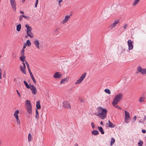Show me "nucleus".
Listing matches in <instances>:
<instances>
[{
	"label": "nucleus",
	"mask_w": 146,
	"mask_h": 146,
	"mask_svg": "<svg viewBox=\"0 0 146 146\" xmlns=\"http://www.w3.org/2000/svg\"><path fill=\"white\" fill-rule=\"evenodd\" d=\"M62 74L59 72H55L53 76V77L54 78H59L62 77Z\"/></svg>",
	"instance_id": "nucleus-9"
},
{
	"label": "nucleus",
	"mask_w": 146,
	"mask_h": 146,
	"mask_svg": "<svg viewBox=\"0 0 146 146\" xmlns=\"http://www.w3.org/2000/svg\"><path fill=\"white\" fill-rule=\"evenodd\" d=\"M21 25L20 24H19L17 25L16 26V30L18 31H20L21 29Z\"/></svg>",
	"instance_id": "nucleus-21"
},
{
	"label": "nucleus",
	"mask_w": 146,
	"mask_h": 146,
	"mask_svg": "<svg viewBox=\"0 0 146 146\" xmlns=\"http://www.w3.org/2000/svg\"><path fill=\"white\" fill-rule=\"evenodd\" d=\"M24 84L26 87L28 89H30L31 88L30 86L25 81H24L23 82Z\"/></svg>",
	"instance_id": "nucleus-24"
},
{
	"label": "nucleus",
	"mask_w": 146,
	"mask_h": 146,
	"mask_svg": "<svg viewBox=\"0 0 146 146\" xmlns=\"http://www.w3.org/2000/svg\"><path fill=\"white\" fill-rule=\"evenodd\" d=\"M26 58V57L25 56H21L19 57L20 60L21 61L23 62H25V59Z\"/></svg>",
	"instance_id": "nucleus-20"
},
{
	"label": "nucleus",
	"mask_w": 146,
	"mask_h": 146,
	"mask_svg": "<svg viewBox=\"0 0 146 146\" xmlns=\"http://www.w3.org/2000/svg\"><path fill=\"white\" fill-rule=\"evenodd\" d=\"M13 56H15V57L16 56L14 54H13Z\"/></svg>",
	"instance_id": "nucleus-61"
},
{
	"label": "nucleus",
	"mask_w": 146,
	"mask_h": 146,
	"mask_svg": "<svg viewBox=\"0 0 146 146\" xmlns=\"http://www.w3.org/2000/svg\"><path fill=\"white\" fill-rule=\"evenodd\" d=\"M29 74H30L31 77L33 76V74L32 72H31V73H30Z\"/></svg>",
	"instance_id": "nucleus-52"
},
{
	"label": "nucleus",
	"mask_w": 146,
	"mask_h": 146,
	"mask_svg": "<svg viewBox=\"0 0 146 146\" xmlns=\"http://www.w3.org/2000/svg\"><path fill=\"white\" fill-rule=\"evenodd\" d=\"M38 0H36V3H35V7H37V5L38 2Z\"/></svg>",
	"instance_id": "nucleus-43"
},
{
	"label": "nucleus",
	"mask_w": 146,
	"mask_h": 146,
	"mask_svg": "<svg viewBox=\"0 0 146 146\" xmlns=\"http://www.w3.org/2000/svg\"><path fill=\"white\" fill-rule=\"evenodd\" d=\"M98 129L102 134H104V133L103 129L101 127H98Z\"/></svg>",
	"instance_id": "nucleus-19"
},
{
	"label": "nucleus",
	"mask_w": 146,
	"mask_h": 146,
	"mask_svg": "<svg viewBox=\"0 0 146 146\" xmlns=\"http://www.w3.org/2000/svg\"><path fill=\"white\" fill-rule=\"evenodd\" d=\"M34 44L35 46L38 49H39V42L38 40L36 39L34 41Z\"/></svg>",
	"instance_id": "nucleus-13"
},
{
	"label": "nucleus",
	"mask_w": 146,
	"mask_h": 146,
	"mask_svg": "<svg viewBox=\"0 0 146 146\" xmlns=\"http://www.w3.org/2000/svg\"><path fill=\"white\" fill-rule=\"evenodd\" d=\"M104 91L106 93H108L109 94H111V92L110 90L108 89H105Z\"/></svg>",
	"instance_id": "nucleus-30"
},
{
	"label": "nucleus",
	"mask_w": 146,
	"mask_h": 146,
	"mask_svg": "<svg viewBox=\"0 0 146 146\" xmlns=\"http://www.w3.org/2000/svg\"><path fill=\"white\" fill-rule=\"evenodd\" d=\"M119 22V21L118 19L115 20L114 21L113 23L110 25V27L111 28H113L115 27Z\"/></svg>",
	"instance_id": "nucleus-12"
},
{
	"label": "nucleus",
	"mask_w": 146,
	"mask_h": 146,
	"mask_svg": "<svg viewBox=\"0 0 146 146\" xmlns=\"http://www.w3.org/2000/svg\"><path fill=\"white\" fill-rule=\"evenodd\" d=\"M87 73L86 72H84L80 77V78L76 82L75 84H77L81 83L84 79L85 78Z\"/></svg>",
	"instance_id": "nucleus-4"
},
{
	"label": "nucleus",
	"mask_w": 146,
	"mask_h": 146,
	"mask_svg": "<svg viewBox=\"0 0 146 146\" xmlns=\"http://www.w3.org/2000/svg\"><path fill=\"white\" fill-rule=\"evenodd\" d=\"M31 78L32 79L33 82H34L35 84H36V82L35 79L33 75L31 76Z\"/></svg>",
	"instance_id": "nucleus-34"
},
{
	"label": "nucleus",
	"mask_w": 146,
	"mask_h": 146,
	"mask_svg": "<svg viewBox=\"0 0 146 146\" xmlns=\"http://www.w3.org/2000/svg\"><path fill=\"white\" fill-rule=\"evenodd\" d=\"M23 15H21L20 16L19 18V20L20 21H21L22 20L23 17Z\"/></svg>",
	"instance_id": "nucleus-44"
},
{
	"label": "nucleus",
	"mask_w": 146,
	"mask_h": 146,
	"mask_svg": "<svg viewBox=\"0 0 146 146\" xmlns=\"http://www.w3.org/2000/svg\"><path fill=\"white\" fill-rule=\"evenodd\" d=\"M25 37L26 38H27L28 37V36H27L25 35Z\"/></svg>",
	"instance_id": "nucleus-60"
},
{
	"label": "nucleus",
	"mask_w": 146,
	"mask_h": 146,
	"mask_svg": "<svg viewBox=\"0 0 146 146\" xmlns=\"http://www.w3.org/2000/svg\"><path fill=\"white\" fill-rule=\"evenodd\" d=\"M57 30H58V29H56V30H55V32H56V31H57Z\"/></svg>",
	"instance_id": "nucleus-62"
},
{
	"label": "nucleus",
	"mask_w": 146,
	"mask_h": 146,
	"mask_svg": "<svg viewBox=\"0 0 146 146\" xmlns=\"http://www.w3.org/2000/svg\"><path fill=\"white\" fill-rule=\"evenodd\" d=\"M137 72L136 74L141 73L142 74H146V69H143L141 66H139L137 68Z\"/></svg>",
	"instance_id": "nucleus-5"
},
{
	"label": "nucleus",
	"mask_w": 146,
	"mask_h": 146,
	"mask_svg": "<svg viewBox=\"0 0 146 146\" xmlns=\"http://www.w3.org/2000/svg\"><path fill=\"white\" fill-rule=\"evenodd\" d=\"M79 100L82 103H84V100L81 97H79Z\"/></svg>",
	"instance_id": "nucleus-36"
},
{
	"label": "nucleus",
	"mask_w": 146,
	"mask_h": 146,
	"mask_svg": "<svg viewBox=\"0 0 146 146\" xmlns=\"http://www.w3.org/2000/svg\"><path fill=\"white\" fill-rule=\"evenodd\" d=\"M26 45L29 46L31 45V43L29 40H28L26 42Z\"/></svg>",
	"instance_id": "nucleus-29"
},
{
	"label": "nucleus",
	"mask_w": 146,
	"mask_h": 146,
	"mask_svg": "<svg viewBox=\"0 0 146 146\" xmlns=\"http://www.w3.org/2000/svg\"><path fill=\"white\" fill-rule=\"evenodd\" d=\"M25 0H22L24 2Z\"/></svg>",
	"instance_id": "nucleus-63"
},
{
	"label": "nucleus",
	"mask_w": 146,
	"mask_h": 146,
	"mask_svg": "<svg viewBox=\"0 0 146 146\" xmlns=\"http://www.w3.org/2000/svg\"><path fill=\"white\" fill-rule=\"evenodd\" d=\"M31 135L30 133H29L28 135V139L29 141H31Z\"/></svg>",
	"instance_id": "nucleus-33"
},
{
	"label": "nucleus",
	"mask_w": 146,
	"mask_h": 146,
	"mask_svg": "<svg viewBox=\"0 0 146 146\" xmlns=\"http://www.w3.org/2000/svg\"><path fill=\"white\" fill-rule=\"evenodd\" d=\"M26 44H24L23 47V48L22 49H23V50H24V49L26 48Z\"/></svg>",
	"instance_id": "nucleus-49"
},
{
	"label": "nucleus",
	"mask_w": 146,
	"mask_h": 146,
	"mask_svg": "<svg viewBox=\"0 0 146 146\" xmlns=\"http://www.w3.org/2000/svg\"><path fill=\"white\" fill-rule=\"evenodd\" d=\"M25 50L22 49L21 52V56H25Z\"/></svg>",
	"instance_id": "nucleus-32"
},
{
	"label": "nucleus",
	"mask_w": 146,
	"mask_h": 146,
	"mask_svg": "<svg viewBox=\"0 0 146 146\" xmlns=\"http://www.w3.org/2000/svg\"><path fill=\"white\" fill-rule=\"evenodd\" d=\"M63 106L64 108L68 109H70L71 108L70 104L68 102H64L63 103Z\"/></svg>",
	"instance_id": "nucleus-10"
},
{
	"label": "nucleus",
	"mask_w": 146,
	"mask_h": 146,
	"mask_svg": "<svg viewBox=\"0 0 146 146\" xmlns=\"http://www.w3.org/2000/svg\"><path fill=\"white\" fill-rule=\"evenodd\" d=\"M23 17H24L25 19H27V20H29V17L27 16L26 15H24Z\"/></svg>",
	"instance_id": "nucleus-45"
},
{
	"label": "nucleus",
	"mask_w": 146,
	"mask_h": 146,
	"mask_svg": "<svg viewBox=\"0 0 146 146\" xmlns=\"http://www.w3.org/2000/svg\"><path fill=\"white\" fill-rule=\"evenodd\" d=\"M123 94L122 93H120L115 96L112 104L113 105L117 104L118 102L123 98Z\"/></svg>",
	"instance_id": "nucleus-2"
},
{
	"label": "nucleus",
	"mask_w": 146,
	"mask_h": 146,
	"mask_svg": "<svg viewBox=\"0 0 146 146\" xmlns=\"http://www.w3.org/2000/svg\"><path fill=\"white\" fill-rule=\"evenodd\" d=\"M58 4H59V5L60 6H61V5L60 4V3H58Z\"/></svg>",
	"instance_id": "nucleus-59"
},
{
	"label": "nucleus",
	"mask_w": 146,
	"mask_h": 146,
	"mask_svg": "<svg viewBox=\"0 0 146 146\" xmlns=\"http://www.w3.org/2000/svg\"><path fill=\"white\" fill-rule=\"evenodd\" d=\"M100 123V124L102 125H103V123L102 122V121H101Z\"/></svg>",
	"instance_id": "nucleus-57"
},
{
	"label": "nucleus",
	"mask_w": 146,
	"mask_h": 146,
	"mask_svg": "<svg viewBox=\"0 0 146 146\" xmlns=\"http://www.w3.org/2000/svg\"><path fill=\"white\" fill-rule=\"evenodd\" d=\"M19 113V111L18 110L15 111V112L14 115L16 119L19 118V116L17 115V114H18Z\"/></svg>",
	"instance_id": "nucleus-16"
},
{
	"label": "nucleus",
	"mask_w": 146,
	"mask_h": 146,
	"mask_svg": "<svg viewBox=\"0 0 146 146\" xmlns=\"http://www.w3.org/2000/svg\"><path fill=\"white\" fill-rule=\"evenodd\" d=\"M25 64H26L27 67L28 68V69H29L30 68H29V64H28V62L26 61H25Z\"/></svg>",
	"instance_id": "nucleus-39"
},
{
	"label": "nucleus",
	"mask_w": 146,
	"mask_h": 146,
	"mask_svg": "<svg viewBox=\"0 0 146 146\" xmlns=\"http://www.w3.org/2000/svg\"><path fill=\"white\" fill-rule=\"evenodd\" d=\"M144 98L141 97L140 98L139 100V101L140 102H144Z\"/></svg>",
	"instance_id": "nucleus-35"
},
{
	"label": "nucleus",
	"mask_w": 146,
	"mask_h": 146,
	"mask_svg": "<svg viewBox=\"0 0 146 146\" xmlns=\"http://www.w3.org/2000/svg\"><path fill=\"white\" fill-rule=\"evenodd\" d=\"M39 117L38 112L37 109L36 110L35 118L36 119H38Z\"/></svg>",
	"instance_id": "nucleus-26"
},
{
	"label": "nucleus",
	"mask_w": 146,
	"mask_h": 146,
	"mask_svg": "<svg viewBox=\"0 0 146 146\" xmlns=\"http://www.w3.org/2000/svg\"><path fill=\"white\" fill-rule=\"evenodd\" d=\"M109 122V127H113L115 126V124H113L109 120L108 121Z\"/></svg>",
	"instance_id": "nucleus-23"
},
{
	"label": "nucleus",
	"mask_w": 146,
	"mask_h": 146,
	"mask_svg": "<svg viewBox=\"0 0 146 146\" xmlns=\"http://www.w3.org/2000/svg\"><path fill=\"white\" fill-rule=\"evenodd\" d=\"M20 13L21 14H24V12H23L22 11H20Z\"/></svg>",
	"instance_id": "nucleus-51"
},
{
	"label": "nucleus",
	"mask_w": 146,
	"mask_h": 146,
	"mask_svg": "<svg viewBox=\"0 0 146 146\" xmlns=\"http://www.w3.org/2000/svg\"><path fill=\"white\" fill-rule=\"evenodd\" d=\"M25 104L26 105V109L27 112L30 114H32V106L30 101L29 100H26L25 102Z\"/></svg>",
	"instance_id": "nucleus-3"
},
{
	"label": "nucleus",
	"mask_w": 146,
	"mask_h": 146,
	"mask_svg": "<svg viewBox=\"0 0 146 146\" xmlns=\"http://www.w3.org/2000/svg\"><path fill=\"white\" fill-rule=\"evenodd\" d=\"M113 105L114 107H115L116 108H118V109H119V110L121 109V108L119 106H118L117 105H116V104H115L114 105Z\"/></svg>",
	"instance_id": "nucleus-37"
},
{
	"label": "nucleus",
	"mask_w": 146,
	"mask_h": 146,
	"mask_svg": "<svg viewBox=\"0 0 146 146\" xmlns=\"http://www.w3.org/2000/svg\"><path fill=\"white\" fill-rule=\"evenodd\" d=\"M143 144V142L142 141L140 140L139 142L138 143V146H142Z\"/></svg>",
	"instance_id": "nucleus-31"
},
{
	"label": "nucleus",
	"mask_w": 146,
	"mask_h": 146,
	"mask_svg": "<svg viewBox=\"0 0 146 146\" xmlns=\"http://www.w3.org/2000/svg\"><path fill=\"white\" fill-rule=\"evenodd\" d=\"M127 24H125L124 26H123V28L125 29H126L127 28Z\"/></svg>",
	"instance_id": "nucleus-47"
},
{
	"label": "nucleus",
	"mask_w": 146,
	"mask_h": 146,
	"mask_svg": "<svg viewBox=\"0 0 146 146\" xmlns=\"http://www.w3.org/2000/svg\"><path fill=\"white\" fill-rule=\"evenodd\" d=\"M140 0H134L133 3V6H135L138 3L139 1Z\"/></svg>",
	"instance_id": "nucleus-27"
},
{
	"label": "nucleus",
	"mask_w": 146,
	"mask_h": 146,
	"mask_svg": "<svg viewBox=\"0 0 146 146\" xmlns=\"http://www.w3.org/2000/svg\"><path fill=\"white\" fill-rule=\"evenodd\" d=\"M125 119H128L130 117V115L129 113L126 111H125Z\"/></svg>",
	"instance_id": "nucleus-15"
},
{
	"label": "nucleus",
	"mask_w": 146,
	"mask_h": 146,
	"mask_svg": "<svg viewBox=\"0 0 146 146\" xmlns=\"http://www.w3.org/2000/svg\"><path fill=\"white\" fill-rule=\"evenodd\" d=\"M31 87L30 88L32 92L34 95H36L37 93L36 88L34 85H31Z\"/></svg>",
	"instance_id": "nucleus-8"
},
{
	"label": "nucleus",
	"mask_w": 146,
	"mask_h": 146,
	"mask_svg": "<svg viewBox=\"0 0 146 146\" xmlns=\"http://www.w3.org/2000/svg\"><path fill=\"white\" fill-rule=\"evenodd\" d=\"M69 79V78H66L60 81V83L61 84H64L66 82H68Z\"/></svg>",
	"instance_id": "nucleus-17"
},
{
	"label": "nucleus",
	"mask_w": 146,
	"mask_h": 146,
	"mask_svg": "<svg viewBox=\"0 0 146 146\" xmlns=\"http://www.w3.org/2000/svg\"><path fill=\"white\" fill-rule=\"evenodd\" d=\"M28 71H29V73H31V72H31V71L30 70V68H29V69H28Z\"/></svg>",
	"instance_id": "nucleus-53"
},
{
	"label": "nucleus",
	"mask_w": 146,
	"mask_h": 146,
	"mask_svg": "<svg viewBox=\"0 0 146 146\" xmlns=\"http://www.w3.org/2000/svg\"><path fill=\"white\" fill-rule=\"evenodd\" d=\"M22 64L23 65V66H20V70L23 73L25 74H26V72L25 70L26 65L25 63H24V62H23Z\"/></svg>",
	"instance_id": "nucleus-6"
},
{
	"label": "nucleus",
	"mask_w": 146,
	"mask_h": 146,
	"mask_svg": "<svg viewBox=\"0 0 146 146\" xmlns=\"http://www.w3.org/2000/svg\"><path fill=\"white\" fill-rule=\"evenodd\" d=\"M11 7L13 11H15L16 8L15 0H10Z\"/></svg>",
	"instance_id": "nucleus-7"
},
{
	"label": "nucleus",
	"mask_w": 146,
	"mask_h": 146,
	"mask_svg": "<svg viewBox=\"0 0 146 146\" xmlns=\"http://www.w3.org/2000/svg\"><path fill=\"white\" fill-rule=\"evenodd\" d=\"M25 27L27 29H30L31 28V27L29 26L28 24H26L25 25Z\"/></svg>",
	"instance_id": "nucleus-41"
},
{
	"label": "nucleus",
	"mask_w": 146,
	"mask_h": 146,
	"mask_svg": "<svg viewBox=\"0 0 146 146\" xmlns=\"http://www.w3.org/2000/svg\"><path fill=\"white\" fill-rule=\"evenodd\" d=\"M62 1V0H60L58 2V3H61Z\"/></svg>",
	"instance_id": "nucleus-55"
},
{
	"label": "nucleus",
	"mask_w": 146,
	"mask_h": 146,
	"mask_svg": "<svg viewBox=\"0 0 146 146\" xmlns=\"http://www.w3.org/2000/svg\"><path fill=\"white\" fill-rule=\"evenodd\" d=\"M115 142V140L113 138H112L111 139V141L110 143V145H112Z\"/></svg>",
	"instance_id": "nucleus-28"
},
{
	"label": "nucleus",
	"mask_w": 146,
	"mask_h": 146,
	"mask_svg": "<svg viewBox=\"0 0 146 146\" xmlns=\"http://www.w3.org/2000/svg\"><path fill=\"white\" fill-rule=\"evenodd\" d=\"M144 119H145L146 121V116H144Z\"/></svg>",
	"instance_id": "nucleus-58"
},
{
	"label": "nucleus",
	"mask_w": 146,
	"mask_h": 146,
	"mask_svg": "<svg viewBox=\"0 0 146 146\" xmlns=\"http://www.w3.org/2000/svg\"><path fill=\"white\" fill-rule=\"evenodd\" d=\"M127 44L129 47V50H130L133 49V46L132 44V42L131 40H129L127 41Z\"/></svg>",
	"instance_id": "nucleus-11"
},
{
	"label": "nucleus",
	"mask_w": 146,
	"mask_h": 146,
	"mask_svg": "<svg viewBox=\"0 0 146 146\" xmlns=\"http://www.w3.org/2000/svg\"><path fill=\"white\" fill-rule=\"evenodd\" d=\"M142 132L143 133H146V131L145 129H143L142 130Z\"/></svg>",
	"instance_id": "nucleus-48"
},
{
	"label": "nucleus",
	"mask_w": 146,
	"mask_h": 146,
	"mask_svg": "<svg viewBox=\"0 0 146 146\" xmlns=\"http://www.w3.org/2000/svg\"><path fill=\"white\" fill-rule=\"evenodd\" d=\"M92 133L93 135H96L99 134V132L97 130H94L92 132Z\"/></svg>",
	"instance_id": "nucleus-22"
},
{
	"label": "nucleus",
	"mask_w": 146,
	"mask_h": 146,
	"mask_svg": "<svg viewBox=\"0 0 146 146\" xmlns=\"http://www.w3.org/2000/svg\"><path fill=\"white\" fill-rule=\"evenodd\" d=\"M97 111L99 113L97 114V115L100 118L104 119L106 117L107 110L106 108L104 109L99 107L98 108Z\"/></svg>",
	"instance_id": "nucleus-1"
},
{
	"label": "nucleus",
	"mask_w": 146,
	"mask_h": 146,
	"mask_svg": "<svg viewBox=\"0 0 146 146\" xmlns=\"http://www.w3.org/2000/svg\"><path fill=\"white\" fill-rule=\"evenodd\" d=\"M2 143V141L1 139H0V146H1V145Z\"/></svg>",
	"instance_id": "nucleus-56"
},
{
	"label": "nucleus",
	"mask_w": 146,
	"mask_h": 146,
	"mask_svg": "<svg viewBox=\"0 0 146 146\" xmlns=\"http://www.w3.org/2000/svg\"><path fill=\"white\" fill-rule=\"evenodd\" d=\"M70 18V16L66 15L64 19L62 21V23L63 24H64L66 23L68 20Z\"/></svg>",
	"instance_id": "nucleus-14"
},
{
	"label": "nucleus",
	"mask_w": 146,
	"mask_h": 146,
	"mask_svg": "<svg viewBox=\"0 0 146 146\" xmlns=\"http://www.w3.org/2000/svg\"><path fill=\"white\" fill-rule=\"evenodd\" d=\"M1 74L2 73H0V79H1Z\"/></svg>",
	"instance_id": "nucleus-54"
},
{
	"label": "nucleus",
	"mask_w": 146,
	"mask_h": 146,
	"mask_svg": "<svg viewBox=\"0 0 146 146\" xmlns=\"http://www.w3.org/2000/svg\"><path fill=\"white\" fill-rule=\"evenodd\" d=\"M133 119L134 120H135L136 119V117L135 116L134 117H133Z\"/></svg>",
	"instance_id": "nucleus-50"
},
{
	"label": "nucleus",
	"mask_w": 146,
	"mask_h": 146,
	"mask_svg": "<svg viewBox=\"0 0 146 146\" xmlns=\"http://www.w3.org/2000/svg\"><path fill=\"white\" fill-rule=\"evenodd\" d=\"M91 125H92V128L93 129H94L95 127V125L93 122H92L91 123Z\"/></svg>",
	"instance_id": "nucleus-40"
},
{
	"label": "nucleus",
	"mask_w": 146,
	"mask_h": 146,
	"mask_svg": "<svg viewBox=\"0 0 146 146\" xmlns=\"http://www.w3.org/2000/svg\"><path fill=\"white\" fill-rule=\"evenodd\" d=\"M28 33V34H27V35L30 37L33 38L34 37V35L31 32H31H29Z\"/></svg>",
	"instance_id": "nucleus-25"
},
{
	"label": "nucleus",
	"mask_w": 146,
	"mask_h": 146,
	"mask_svg": "<svg viewBox=\"0 0 146 146\" xmlns=\"http://www.w3.org/2000/svg\"><path fill=\"white\" fill-rule=\"evenodd\" d=\"M72 14H70V15H69V16H72Z\"/></svg>",
	"instance_id": "nucleus-64"
},
{
	"label": "nucleus",
	"mask_w": 146,
	"mask_h": 146,
	"mask_svg": "<svg viewBox=\"0 0 146 146\" xmlns=\"http://www.w3.org/2000/svg\"><path fill=\"white\" fill-rule=\"evenodd\" d=\"M32 29V28H31L30 29H27V34H28V33L29 32H31V31Z\"/></svg>",
	"instance_id": "nucleus-38"
},
{
	"label": "nucleus",
	"mask_w": 146,
	"mask_h": 146,
	"mask_svg": "<svg viewBox=\"0 0 146 146\" xmlns=\"http://www.w3.org/2000/svg\"><path fill=\"white\" fill-rule=\"evenodd\" d=\"M16 120H17V124L18 125L20 124V121L19 120V118L17 119Z\"/></svg>",
	"instance_id": "nucleus-42"
},
{
	"label": "nucleus",
	"mask_w": 146,
	"mask_h": 146,
	"mask_svg": "<svg viewBox=\"0 0 146 146\" xmlns=\"http://www.w3.org/2000/svg\"><path fill=\"white\" fill-rule=\"evenodd\" d=\"M36 109H40L41 108V106L40 104V102L39 101L36 102Z\"/></svg>",
	"instance_id": "nucleus-18"
},
{
	"label": "nucleus",
	"mask_w": 146,
	"mask_h": 146,
	"mask_svg": "<svg viewBox=\"0 0 146 146\" xmlns=\"http://www.w3.org/2000/svg\"><path fill=\"white\" fill-rule=\"evenodd\" d=\"M16 91H17V93L18 95H19V97L20 98L21 97V94L19 93L18 90H16Z\"/></svg>",
	"instance_id": "nucleus-46"
}]
</instances>
